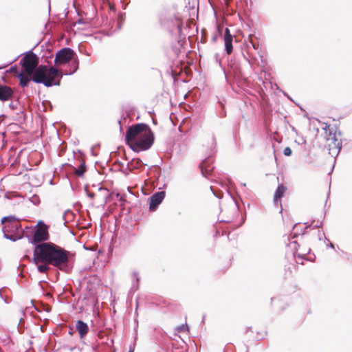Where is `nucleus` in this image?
<instances>
[{
  "mask_svg": "<svg viewBox=\"0 0 352 352\" xmlns=\"http://www.w3.org/2000/svg\"><path fill=\"white\" fill-rule=\"evenodd\" d=\"M23 72L28 76H32V80L36 83H42L45 87L59 85L62 78L61 72L54 67L50 68L46 65H39L37 56L29 51L21 60Z\"/></svg>",
  "mask_w": 352,
  "mask_h": 352,
  "instance_id": "nucleus-1",
  "label": "nucleus"
},
{
  "mask_svg": "<svg viewBox=\"0 0 352 352\" xmlns=\"http://www.w3.org/2000/svg\"><path fill=\"white\" fill-rule=\"evenodd\" d=\"M32 259L35 265L39 262H46L60 270L66 266L69 261L67 251L53 243L36 245L34 248Z\"/></svg>",
  "mask_w": 352,
  "mask_h": 352,
  "instance_id": "nucleus-2",
  "label": "nucleus"
},
{
  "mask_svg": "<svg viewBox=\"0 0 352 352\" xmlns=\"http://www.w3.org/2000/svg\"><path fill=\"white\" fill-rule=\"evenodd\" d=\"M154 140L153 131L144 123L132 125L126 131L125 140L130 148L136 152L149 149L153 144Z\"/></svg>",
  "mask_w": 352,
  "mask_h": 352,
  "instance_id": "nucleus-3",
  "label": "nucleus"
},
{
  "mask_svg": "<svg viewBox=\"0 0 352 352\" xmlns=\"http://www.w3.org/2000/svg\"><path fill=\"white\" fill-rule=\"evenodd\" d=\"M1 223L3 236L13 242L21 239L25 236L27 230L33 228L32 226L23 228L19 220L14 216L4 217Z\"/></svg>",
  "mask_w": 352,
  "mask_h": 352,
  "instance_id": "nucleus-4",
  "label": "nucleus"
},
{
  "mask_svg": "<svg viewBox=\"0 0 352 352\" xmlns=\"http://www.w3.org/2000/svg\"><path fill=\"white\" fill-rule=\"evenodd\" d=\"M72 60V65L69 71H65V75H72L78 69V58L74 50L69 47H64L58 50L54 58V63L56 65H63Z\"/></svg>",
  "mask_w": 352,
  "mask_h": 352,
  "instance_id": "nucleus-5",
  "label": "nucleus"
},
{
  "mask_svg": "<svg viewBox=\"0 0 352 352\" xmlns=\"http://www.w3.org/2000/svg\"><path fill=\"white\" fill-rule=\"evenodd\" d=\"M34 232L32 237H29L26 233L25 236L28 238L29 242L34 245V247L40 243H45L50 238L48 226L42 221H39L34 227Z\"/></svg>",
  "mask_w": 352,
  "mask_h": 352,
  "instance_id": "nucleus-6",
  "label": "nucleus"
},
{
  "mask_svg": "<svg viewBox=\"0 0 352 352\" xmlns=\"http://www.w3.org/2000/svg\"><path fill=\"white\" fill-rule=\"evenodd\" d=\"M165 197V192L160 191L154 193L150 197V210H155L157 206L162 203Z\"/></svg>",
  "mask_w": 352,
  "mask_h": 352,
  "instance_id": "nucleus-7",
  "label": "nucleus"
},
{
  "mask_svg": "<svg viewBox=\"0 0 352 352\" xmlns=\"http://www.w3.org/2000/svg\"><path fill=\"white\" fill-rule=\"evenodd\" d=\"M13 91L11 87L0 85V101L5 102L9 100L13 96Z\"/></svg>",
  "mask_w": 352,
  "mask_h": 352,
  "instance_id": "nucleus-8",
  "label": "nucleus"
},
{
  "mask_svg": "<svg viewBox=\"0 0 352 352\" xmlns=\"http://www.w3.org/2000/svg\"><path fill=\"white\" fill-rule=\"evenodd\" d=\"M225 50L228 54L232 52V36L228 28H226L224 34Z\"/></svg>",
  "mask_w": 352,
  "mask_h": 352,
  "instance_id": "nucleus-9",
  "label": "nucleus"
},
{
  "mask_svg": "<svg viewBox=\"0 0 352 352\" xmlns=\"http://www.w3.org/2000/svg\"><path fill=\"white\" fill-rule=\"evenodd\" d=\"M76 328L79 333L80 338H84L87 334L89 331L88 325L82 320L77 321Z\"/></svg>",
  "mask_w": 352,
  "mask_h": 352,
  "instance_id": "nucleus-10",
  "label": "nucleus"
},
{
  "mask_svg": "<svg viewBox=\"0 0 352 352\" xmlns=\"http://www.w3.org/2000/svg\"><path fill=\"white\" fill-rule=\"evenodd\" d=\"M287 190V188L283 184H279L277 187V189L276 190L274 197V201L275 204H277L278 202H280V198L284 195Z\"/></svg>",
  "mask_w": 352,
  "mask_h": 352,
  "instance_id": "nucleus-11",
  "label": "nucleus"
},
{
  "mask_svg": "<svg viewBox=\"0 0 352 352\" xmlns=\"http://www.w3.org/2000/svg\"><path fill=\"white\" fill-rule=\"evenodd\" d=\"M30 76H28L25 73L24 74L23 72L17 74V78H19L20 85L22 87H25L28 85V83L32 80V78H30Z\"/></svg>",
  "mask_w": 352,
  "mask_h": 352,
  "instance_id": "nucleus-12",
  "label": "nucleus"
},
{
  "mask_svg": "<svg viewBox=\"0 0 352 352\" xmlns=\"http://www.w3.org/2000/svg\"><path fill=\"white\" fill-rule=\"evenodd\" d=\"M199 169H201V174L204 177H207L208 175L210 172H211L213 169V166H207L206 162L204 161L201 166H199Z\"/></svg>",
  "mask_w": 352,
  "mask_h": 352,
  "instance_id": "nucleus-13",
  "label": "nucleus"
},
{
  "mask_svg": "<svg viewBox=\"0 0 352 352\" xmlns=\"http://www.w3.org/2000/svg\"><path fill=\"white\" fill-rule=\"evenodd\" d=\"M42 264L41 265H36L38 267H37V269H38V271L40 272V273H46L49 271V270L50 269V265H51L50 263H47L46 262H41Z\"/></svg>",
  "mask_w": 352,
  "mask_h": 352,
  "instance_id": "nucleus-14",
  "label": "nucleus"
},
{
  "mask_svg": "<svg viewBox=\"0 0 352 352\" xmlns=\"http://www.w3.org/2000/svg\"><path fill=\"white\" fill-rule=\"evenodd\" d=\"M132 278L135 280V283H133L132 289L136 291L139 288L140 276L138 273L135 271L133 272Z\"/></svg>",
  "mask_w": 352,
  "mask_h": 352,
  "instance_id": "nucleus-15",
  "label": "nucleus"
},
{
  "mask_svg": "<svg viewBox=\"0 0 352 352\" xmlns=\"http://www.w3.org/2000/svg\"><path fill=\"white\" fill-rule=\"evenodd\" d=\"M86 170L85 162H81L80 167L75 169V173L78 176H82Z\"/></svg>",
  "mask_w": 352,
  "mask_h": 352,
  "instance_id": "nucleus-16",
  "label": "nucleus"
},
{
  "mask_svg": "<svg viewBox=\"0 0 352 352\" xmlns=\"http://www.w3.org/2000/svg\"><path fill=\"white\" fill-rule=\"evenodd\" d=\"M210 190L212 191V192L213 193V195L217 197V198L219 199H221L222 197H223V192L221 190V191H217L214 189V187L211 186L210 187Z\"/></svg>",
  "mask_w": 352,
  "mask_h": 352,
  "instance_id": "nucleus-17",
  "label": "nucleus"
},
{
  "mask_svg": "<svg viewBox=\"0 0 352 352\" xmlns=\"http://www.w3.org/2000/svg\"><path fill=\"white\" fill-rule=\"evenodd\" d=\"M188 329L187 325L182 324L177 327L176 329L178 332L184 331Z\"/></svg>",
  "mask_w": 352,
  "mask_h": 352,
  "instance_id": "nucleus-18",
  "label": "nucleus"
},
{
  "mask_svg": "<svg viewBox=\"0 0 352 352\" xmlns=\"http://www.w3.org/2000/svg\"><path fill=\"white\" fill-rule=\"evenodd\" d=\"M283 154L286 156H289L292 154V149L289 147H285L283 150Z\"/></svg>",
  "mask_w": 352,
  "mask_h": 352,
  "instance_id": "nucleus-19",
  "label": "nucleus"
},
{
  "mask_svg": "<svg viewBox=\"0 0 352 352\" xmlns=\"http://www.w3.org/2000/svg\"><path fill=\"white\" fill-rule=\"evenodd\" d=\"M38 199V197L36 196H34L32 198L31 201L32 202L34 203V204H37V200Z\"/></svg>",
  "mask_w": 352,
  "mask_h": 352,
  "instance_id": "nucleus-20",
  "label": "nucleus"
},
{
  "mask_svg": "<svg viewBox=\"0 0 352 352\" xmlns=\"http://www.w3.org/2000/svg\"><path fill=\"white\" fill-rule=\"evenodd\" d=\"M107 344H108L110 347H113V340L111 339V340H109V343H107Z\"/></svg>",
  "mask_w": 352,
  "mask_h": 352,
  "instance_id": "nucleus-21",
  "label": "nucleus"
},
{
  "mask_svg": "<svg viewBox=\"0 0 352 352\" xmlns=\"http://www.w3.org/2000/svg\"><path fill=\"white\" fill-rule=\"evenodd\" d=\"M201 32H202V35H201V40H200L199 41H200V42H201V43H204V42H206V41H205V40L204 39V35H203V34H204V30H201Z\"/></svg>",
  "mask_w": 352,
  "mask_h": 352,
  "instance_id": "nucleus-22",
  "label": "nucleus"
},
{
  "mask_svg": "<svg viewBox=\"0 0 352 352\" xmlns=\"http://www.w3.org/2000/svg\"><path fill=\"white\" fill-rule=\"evenodd\" d=\"M221 187L226 191L228 192V187L226 185H223L222 184H221Z\"/></svg>",
  "mask_w": 352,
  "mask_h": 352,
  "instance_id": "nucleus-23",
  "label": "nucleus"
},
{
  "mask_svg": "<svg viewBox=\"0 0 352 352\" xmlns=\"http://www.w3.org/2000/svg\"><path fill=\"white\" fill-rule=\"evenodd\" d=\"M11 70H12V71H14V72H16V74L19 73V72H18V71H17V69H16V67H11Z\"/></svg>",
  "mask_w": 352,
  "mask_h": 352,
  "instance_id": "nucleus-24",
  "label": "nucleus"
},
{
  "mask_svg": "<svg viewBox=\"0 0 352 352\" xmlns=\"http://www.w3.org/2000/svg\"><path fill=\"white\" fill-rule=\"evenodd\" d=\"M177 26V29H178L179 32H180L182 24L178 23Z\"/></svg>",
  "mask_w": 352,
  "mask_h": 352,
  "instance_id": "nucleus-25",
  "label": "nucleus"
},
{
  "mask_svg": "<svg viewBox=\"0 0 352 352\" xmlns=\"http://www.w3.org/2000/svg\"><path fill=\"white\" fill-rule=\"evenodd\" d=\"M141 163H142V161L140 160H138V161L137 162V164L138 165H140Z\"/></svg>",
  "mask_w": 352,
  "mask_h": 352,
  "instance_id": "nucleus-26",
  "label": "nucleus"
},
{
  "mask_svg": "<svg viewBox=\"0 0 352 352\" xmlns=\"http://www.w3.org/2000/svg\"><path fill=\"white\" fill-rule=\"evenodd\" d=\"M89 196L91 197H94V193H89Z\"/></svg>",
  "mask_w": 352,
  "mask_h": 352,
  "instance_id": "nucleus-27",
  "label": "nucleus"
},
{
  "mask_svg": "<svg viewBox=\"0 0 352 352\" xmlns=\"http://www.w3.org/2000/svg\"><path fill=\"white\" fill-rule=\"evenodd\" d=\"M252 44L253 47H254V49H256V45H255L254 43H252Z\"/></svg>",
  "mask_w": 352,
  "mask_h": 352,
  "instance_id": "nucleus-28",
  "label": "nucleus"
},
{
  "mask_svg": "<svg viewBox=\"0 0 352 352\" xmlns=\"http://www.w3.org/2000/svg\"><path fill=\"white\" fill-rule=\"evenodd\" d=\"M329 247H331V248H333V245L332 243H331V244L329 245Z\"/></svg>",
  "mask_w": 352,
  "mask_h": 352,
  "instance_id": "nucleus-29",
  "label": "nucleus"
},
{
  "mask_svg": "<svg viewBox=\"0 0 352 352\" xmlns=\"http://www.w3.org/2000/svg\"><path fill=\"white\" fill-rule=\"evenodd\" d=\"M195 30H196V32H198V26H196Z\"/></svg>",
  "mask_w": 352,
  "mask_h": 352,
  "instance_id": "nucleus-30",
  "label": "nucleus"
},
{
  "mask_svg": "<svg viewBox=\"0 0 352 352\" xmlns=\"http://www.w3.org/2000/svg\"><path fill=\"white\" fill-rule=\"evenodd\" d=\"M196 17H197V19H198V10L197 11V15H196Z\"/></svg>",
  "mask_w": 352,
  "mask_h": 352,
  "instance_id": "nucleus-31",
  "label": "nucleus"
},
{
  "mask_svg": "<svg viewBox=\"0 0 352 352\" xmlns=\"http://www.w3.org/2000/svg\"><path fill=\"white\" fill-rule=\"evenodd\" d=\"M327 128H329L328 125H326L325 128L324 129L327 130Z\"/></svg>",
  "mask_w": 352,
  "mask_h": 352,
  "instance_id": "nucleus-32",
  "label": "nucleus"
},
{
  "mask_svg": "<svg viewBox=\"0 0 352 352\" xmlns=\"http://www.w3.org/2000/svg\"><path fill=\"white\" fill-rule=\"evenodd\" d=\"M133 351L132 349H130L129 352H133Z\"/></svg>",
  "mask_w": 352,
  "mask_h": 352,
  "instance_id": "nucleus-33",
  "label": "nucleus"
}]
</instances>
